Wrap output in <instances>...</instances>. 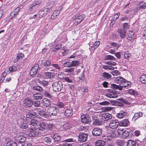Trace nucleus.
<instances>
[{"label":"nucleus","mask_w":146,"mask_h":146,"mask_svg":"<svg viewBox=\"0 0 146 146\" xmlns=\"http://www.w3.org/2000/svg\"><path fill=\"white\" fill-rule=\"evenodd\" d=\"M89 44L90 47L91 48H90V49H92V50L94 51L99 46L100 44V41H97L94 43L92 46H90V45H91V43H90Z\"/></svg>","instance_id":"17"},{"label":"nucleus","mask_w":146,"mask_h":146,"mask_svg":"<svg viewBox=\"0 0 146 146\" xmlns=\"http://www.w3.org/2000/svg\"><path fill=\"white\" fill-rule=\"evenodd\" d=\"M138 5L139 6V8L140 9H146V3H145L143 1H140Z\"/></svg>","instance_id":"32"},{"label":"nucleus","mask_w":146,"mask_h":146,"mask_svg":"<svg viewBox=\"0 0 146 146\" xmlns=\"http://www.w3.org/2000/svg\"><path fill=\"white\" fill-rule=\"evenodd\" d=\"M140 81L142 84H146V74H142L141 76Z\"/></svg>","instance_id":"33"},{"label":"nucleus","mask_w":146,"mask_h":146,"mask_svg":"<svg viewBox=\"0 0 146 146\" xmlns=\"http://www.w3.org/2000/svg\"><path fill=\"white\" fill-rule=\"evenodd\" d=\"M92 135L95 136H98L102 135V130L101 128L98 127L95 128L92 131Z\"/></svg>","instance_id":"10"},{"label":"nucleus","mask_w":146,"mask_h":146,"mask_svg":"<svg viewBox=\"0 0 146 146\" xmlns=\"http://www.w3.org/2000/svg\"><path fill=\"white\" fill-rule=\"evenodd\" d=\"M33 98L35 100H40L42 98V95L38 93H36L33 94Z\"/></svg>","instance_id":"34"},{"label":"nucleus","mask_w":146,"mask_h":146,"mask_svg":"<svg viewBox=\"0 0 146 146\" xmlns=\"http://www.w3.org/2000/svg\"><path fill=\"white\" fill-rule=\"evenodd\" d=\"M88 135L87 134L80 133L78 136V140L81 142L86 141L88 139Z\"/></svg>","instance_id":"6"},{"label":"nucleus","mask_w":146,"mask_h":146,"mask_svg":"<svg viewBox=\"0 0 146 146\" xmlns=\"http://www.w3.org/2000/svg\"><path fill=\"white\" fill-rule=\"evenodd\" d=\"M37 113L40 116L46 118H47L49 117L48 114H47L46 112L44 110L38 111Z\"/></svg>","instance_id":"19"},{"label":"nucleus","mask_w":146,"mask_h":146,"mask_svg":"<svg viewBox=\"0 0 146 146\" xmlns=\"http://www.w3.org/2000/svg\"><path fill=\"white\" fill-rule=\"evenodd\" d=\"M40 126L38 127V130H44L45 129L46 124L45 123L41 122L40 123Z\"/></svg>","instance_id":"39"},{"label":"nucleus","mask_w":146,"mask_h":146,"mask_svg":"<svg viewBox=\"0 0 146 146\" xmlns=\"http://www.w3.org/2000/svg\"><path fill=\"white\" fill-rule=\"evenodd\" d=\"M53 104L55 106V107L57 108L58 110L64 108L65 106V105L63 103L58 101L54 102Z\"/></svg>","instance_id":"13"},{"label":"nucleus","mask_w":146,"mask_h":146,"mask_svg":"<svg viewBox=\"0 0 146 146\" xmlns=\"http://www.w3.org/2000/svg\"><path fill=\"white\" fill-rule=\"evenodd\" d=\"M143 115V113L141 112L135 113L134 116L133 117V121H135L137 119L141 117Z\"/></svg>","instance_id":"21"},{"label":"nucleus","mask_w":146,"mask_h":146,"mask_svg":"<svg viewBox=\"0 0 146 146\" xmlns=\"http://www.w3.org/2000/svg\"><path fill=\"white\" fill-rule=\"evenodd\" d=\"M110 136L113 137H117L118 134H119V130L118 131H117L116 130H111L110 131Z\"/></svg>","instance_id":"27"},{"label":"nucleus","mask_w":146,"mask_h":146,"mask_svg":"<svg viewBox=\"0 0 146 146\" xmlns=\"http://www.w3.org/2000/svg\"><path fill=\"white\" fill-rule=\"evenodd\" d=\"M64 80L65 81L69 83H72L74 78L71 76L65 77Z\"/></svg>","instance_id":"42"},{"label":"nucleus","mask_w":146,"mask_h":146,"mask_svg":"<svg viewBox=\"0 0 146 146\" xmlns=\"http://www.w3.org/2000/svg\"><path fill=\"white\" fill-rule=\"evenodd\" d=\"M43 64L44 66L45 67H48L50 65H51V62L50 60H47Z\"/></svg>","instance_id":"57"},{"label":"nucleus","mask_w":146,"mask_h":146,"mask_svg":"<svg viewBox=\"0 0 146 146\" xmlns=\"http://www.w3.org/2000/svg\"><path fill=\"white\" fill-rule=\"evenodd\" d=\"M39 83H40V84H42L43 86H46L48 84V82L45 81L43 80L41 81L39 80Z\"/></svg>","instance_id":"63"},{"label":"nucleus","mask_w":146,"mask_h":146,"mask_svg":"<svg viewBox=\"0 0 146 146\" xmlns=\"http://www.w3.org/2000/svg\"><path fill=\"white\" fill-rule=\"evenodd\" d=\"M39 68V65L36 64L33 67L30 72V74L32 77H33L36 74Z\"/></svg>","instance_id":"9"},{"label":"nucleus","mask_w":146,"mask_h":146,"mask_svg":"<svg viewBox=\"0 0 146 146\" xmlns=\"http://www.w3.org/2000/svg\"><path fill=\"white\" fill-rule=\"evenodd\" d=\"M116 144L118 145L122 146L124 144V143L123 141L118 140L116 141Z\"/></svg>","instance_id":"55"},{"label":"nucleus","mask_w":146,"mask_h":146,"mask_svg":"<svg viewBox=\"0 0 146 146\" xmlns=\"http://www.w3.org/2000/svg\"><path fill=\"white\" fill-rule=\"evenodd\" d=\"M17 139V141L18 143H21L24 142L26 139L25 137L21 136L18 137Z\"/></svg>","instance_id":"41"},{"label":"nucleus","mask_w":146,"mask_h":146,"mask_svg":"<svg viewBox=\"0 0 146 146\" xmlns=\"http://www.w3.org/2000/svg\"><path fill=\"white\" fill-rule=\"evenodd\" d=\"M52 136L55 141H59L61 139L60 136L57 134H54Z\"/></svg>","instance_id":"35"},{"label":"nucleus","mask_w":146,"mask_h":146,"mask_svg":"<svg viewBox=\"0 0 146 146\" xmlns=\"http://www.w3.org/2000/svg\"><path fill=\"white\" fill-rule=\"evenodd\" d=\"M31 127L30 132L29 133V135L30 137H34L39 135L40 132L37 129L32 126H31Z\"/></svg>","instance_id":"4"},{"label":"nucleus","mask_w":146,"mask_h":146,"mask_svg":"<svg viewBox=\"0 0 146 146\" xmlns=\"http://www.w3.org/2000/svg\"><path fill=\"white\" fill-rule=\"evenodd\" d=\"M81 121L85 123H88L90 122L91 121V119L90 117H89L87 115H82L81 116Z\"/></svg>","instance_id":"14"},{"label":"nucleus","mask_w":146,"mask_h":146,"mask_svg":"<svg viewBox=\"0 0 146 146\" xmlns=\"http://www.w3.org/2000/svg\"><path fill=\"white\" fill-rule=\"evenodd\" d=\"M102 122L101 121H100L98 119L95 120L93 122V124L94 125H100L102 124Z\"/></svg>","instance_id":"49"},{"label":"nucleus","mask_w":146,"mask_h":146,"mask_svg":"<svg viewBox=\"0 0 146 146\" xmlns=\"http://www.w3.org/2000/svg\"><path fill=\"white\" fill-rule=\"evenodd\" d=\"M102 76L103 78L107 79H110L111 78V76L109 74L106 72H104L103 73Z\"/></svg>","instance_id":"46"},{"label":"nucleus","mask_w":146,"mask_h":146,"mask_svg":"<svg viewBox=\"0 0 146 146\" xmlns=\"http://www.w3.org/2000/svg\"><path fill=\"white\" fill-rule=\"evenodd\" d=\"M99 104L100 105H108L110 104V103L107 101H104L102 102H100L99 103Z\"/></svg>","instance_id":"59"},{"label":"nucleus","mask_w":146,"mask_h":146,"mask_svg":"<svg viewBox=\"0 0 146 146\" xmlns=\"http://www.w3.org/2000/svg\"><path fill=\"white\" fill-rule=\"evenodd\" d=\"M120 15V13H119L116 14L114 16L113 20L111 21V23H113V21L115 22L118 18L119 16Z\"/></svg>","instance_id":"54"},{"label":"nucleus","mask_w":146,"mask_h":146,"mask_svg":"<svg viewBox=\"0 0 146 146\" xmlns=\"http://www.w3.org/2000/svg\"><path fill=\"white\" fill-rule=\"evenodd\" d=\"M33 89L35 90H36L39 92H42L43 91V89L42 88L39 86H34Z\"/></svg>","instance_id":"45"},{"label":"nucleus","mask_w":146,"mask_h":146,"mask_svg":"<svg viewBox=\"0 0 146 146\" xmlns=\"http://www.w3.org/2000/svg\"><path fill=\"white\" fill-rule=\"evenodd\" d=\"M111 74L114 76H117L119 75L120 74V73L119 72V71L117 70H114L111 72Z\"/></svg>","instance_id":"53"},{"label":"nucleus","mask_w":146,"mask_h":146,"mask_svg":"<svg viewBox=\"0 0 146 146\" xmlns=\"http://www.w3.org/2000/svg\"><path fill=\"white\" fill-rule=\"evenodd\" d=\"M119 124V123L118 120H112L110 121L109 123V127L114 129L118 127Z\"/></svg>","instance_id":"8"},{"label":"nucleus","mask_w":146,"mask_h":146,"mask_svg":"<svg viewBox=\"0 0 146 146\" xmlns=\"http://www.w3.org/2000/svg\"><path fill=\"white\" fill-rule=\"evenodd\" d=\"M30 125H27V124L26 123H22L21 124L20 126V127L21 129H25L27 127H30Z\"/></svg>","instance_id":"48"},{"label":"nucleus","mask_w":146,"mask_h":146,"mask_svg":"<svg viewBox=\"0 0 146 146\" xmlns=\"http://www.w3.org/2000/svg\"><path fill=\"white\" fill-rule=\"evenodd\" d=\"M129 122L127 119H124L121 121L119 123L120 126L126 127L129 124Z\"/></svg>","instance_id":"20"},{"label":"nucleus","mask_w":146,"mask_h":146,"mask_svg":"<svg viewBox=\"0 0 146 146\" xmlns=\"http://www.w3.org/2000/svg\"><path fill=\"white\" fill-rule=\"evenodd\" d=\"M72 66H75L78 65L80 63V61L77 60L73 61L71 62Z\"/></svg>","instance_id":"50"},{"label":"nucleus","mask_w":146,"mask_h":146,"mask_svg":"<svg viewBox=\"0 0 146 146\" xmlns=\"http://www.w3.org/2000/svg\"><path fill=\"white\" fill-rule=\"evenodd\" d=\"M131 55L129 52H127L124 54V57L125 58L129 59L131 56Z\"/></svg>","instance_id":"61"},{"label":"nucleus","mask_w":146,"mask_h":146,"mask_svg":"<svg viewBox=\"0 0 146 146\" xmlns=\"http://www.w3.org/2000/svg\"><path fill=\"white\" fill-rule=\"evenodd\" d=\"M47 111L50 115L52 116H56L58 112L57 108L52 106L48 108Z\"/></svg>","instance_id":"3"},{"label":"nucleus","mask_w":146,"mask_h":146,"mask_svg":"<svg viewBox=\"0 0 146 146\" xmlns=\"http://www.w3.org/2000/svg\"><path fill=\"white\" fill-rule=\"evenodd\" d=\"M6 146H17V145L16 143L12 141H11L7 143Z\"/></svg>","instance_id":"43"},{"label":"nucleus","mask_w":146,"mask_h":146,"mask_svg":"<svg viewBox=\"0 0 146 146\" xmlns=\"http://www.w3.org/2000/svg\"><path fill=\"white\" fill-rule=\"evenodd\" d=\"M36 115V113L33 111L29 112L26 115V117L27 118H31L34 117Z\"/></svg>","instance_id":"38"},{"label":"nucleus","mask_w":146,"mask_h":146,"mask_svg":"<svg viewBox=\"0 0 146 146\" xmlns=\"http://www.w3.org/2000/svg\"><path fill=\"white\" fill-rule=\"evenodd\" d=\"M105 63L111 66H115L116 65V62L111 61H106Z\"/></svg>","instance_id":"60"},{"label":"nucleus","mask_w":146,"mask_h":146,"mask_svg":"<svg viewBox=\"0 0 146 146\" xmlns=\"http://www.w3.org/2000/svg\"><path fill=\"white\" fill-rule=\"evenodd\" d=\"M105 59L106 60H114L115 59V58L113 56L111 55H107L105 56Z\"/></svg>","instance_id":"44"},{"label":"nucleus","mask_w":146,"mask_h":146,"mask_svg":"<svg viewBox=\"0 0 146 146\" xmlns=\"http://www.w3.org/2000/svg\"><path fill=\"white\" fill-rule=\"evenodd\" d=\"M21 8L19 7H17L11 13V16L13 17H14L16 15H17L18 14V13L20 9ZM12 17L11 19H12Z\"/></svg>","instance_id":"26"},{"label":"nucleus","mask_w":146,"mask_h":146,"mask_svg":"<svg viewBox=\"0 0 146 146\" xmlns=\"http://www.w3.org/2000/svg\"><path fill=\"white\" fill-rule=\"evenodd\" d=\"M112 115L109 113H104L101 115V119L102 121H107L111 119Z\"/></svg>","instance_id":"11"},{"label":"nucleus","mask_w":146,"mask_h":146,"mask_svg":"<svg viewBox=\"0 0 146 146\" xmlns=\"http://www.w3.org/2000/svg\"><path fill=\"white\" fill-rule=\"evenodd\" d=\"M51 10V9L45 7L40 9L38 12V14L40 15L39 17H45Z\"/></svg>","instance_id":"5"},{"label":"nucleus","mask_w":146,"mask_h":146,"mask_svg":"<svg viewBox=\"0 0 146 146\" xmlns=\"http://www.w3.org/2000/svg\"><path fill=\"white\" fill-rule=\"evenodd\" d=\"M128 35L129 38H128V40L131 41L132 42L133 41L136 36L135 35V32L133 31H129L128 33Z\"/></svg>","instance_id":"15"},{"label":"nucleus","mask_w":146,"mask_h":146,"mask_svg":"<svg viewBox=\"0 0 146 146\" xmlns=\"http://www.w3.org/2000/svg\"><path fill=\"white\" fill-rule=\"evenodd\" d=\"M126 81V80L121 77H117L115 78L114 82L115 83L122 84Z\"/></svg>","instance_id":"16"},{"label":"nucleus","mask_w":146,"mask_h":146,"mask_svg":"<svg viewBox=\"0 0 146 146\" xmlns=\"http://www.w3.org/2000/svg\"><path fill=\"white\" fill-rule=\"evenodd\" d=\"M75 69V68L72 67L69 69H66L65 72H72L74 71Z\"/></svg>","instance_id":"62"},{"label":"nucleus","mask_w":146,"mask_h":146,"mask_svg":"<svg viewBox=\"0 0 146 146\" xmlns=\"http://www.w3.org/2000/svg\"><path fill=\"white\" fill-rule=\"evenodd\" d=\"M42 104L45 107H48L50 104L49 100L46 98L43 99Z\"/></svg>","instance_id":"24"},{"label":"nucleus","mask_w":146,"mask_h":146,"mask_svg":"<svg viewBox=\"0 0 146 146\" xmlns=\"http://www.w3.org/2000/svg\"><path fill=\"white\" fill-rule=\"evenodd\" d=\"M45 74L48 78H52L55 76L54 73L52 72H46Z\"/></svg>","instance_id":"37"},{"label":"nucleus","mask_w":146,"mask_h":146,"mask_svg":"<svg viewBox=\"0 0 146 146\" xmlns=\"http://www.w3.org/2000/svg\"><path fill=\"white\" fill-rule=\"evenodd\" d=\"M52 85L53 90L56 92L60 91L63 88L62 83L60 81L54 82Z\"/></svg>","instance_id":"2"},{"label":"nucleus","mask_w":146,"mask_h":146,"mask_svg":"<svg viewBox=\"0 0 146 146\" xmlns=\"http://www.w3.org/2000/svg\"><path fill=\"white\" fill-rule=\"evenodd\" d=\"M76 141V140L73 138H69L65 140L64 141L66 142H75Z\"/></svg>","instance_id":"56"},{"label":"nucleus","mask_w":146,"mask_h":146,"mask_svg":"<svg viewBox=\"0 0 146 146\" xmlns=\"http://www.w3.org/2000/svg\"><path fill=\"white\" fill-rule=\"evenodd\" d=\"M128 93L129 94L134 96H137L138 94V93L135 90L132 89L128 90Z\"/></svg>","instance_id":"40"},{"label":"nucleus","mask_w":146,"mask_h":146,"mask_svg":"<svg viewBox=\"0 0 146 146\" xmlns=\"http://www.w3.org/2000/svg\"><path fill=\"white\" fill-rule=\"evenodd\" d=\"M85 15H84L79 16L76 18V21L78 24H80L81 22L84 19Z\"/></svg>","instance_id":"30"},{"label":"nucleus","mask_w":146,"mask_h":146,"mask_svg":"<svg viewBox=\"0 0 146 146\" xmlns=\"http://www.w3.org/2000/svg\"><path fill=\"white\" fill-rule=\"evenodd\" d=\"M129 133L128 131L124 130L123 129H119V134L123 138H126L129 136Z\"/></svg>","instance_id":"7"},{"label":"nucleus","mask_w":146,"mask_h":146,"mask_svg":"<svg viewBox=\"0 0 146 146\" xmlns=\"http://www.w3.org/2000/svg\"><path fill=\"white\" fill-rule=\"evenodd\" d=\"M73 114V111L71 108H68L65 111V115L67 117H70Z\"/></svg>","instance_id":"18"},{"label":"nucleus","mask_w":146,"mask_h":146,"mask_svg":"<svg viewBox=\"0 0 146 146\" xmlns=\"http://www.w3.org/2000/svg\"><path fill=\"white\" fill-rule=\"evenodd\" d=\"M9 69L10 72H11L16 71L17 70V68L15 66H11L9 67Z\"/></svg>","instance_id":"52"},{"label":"nucleus","mask_w":146,"mask_h":146,"mask_svg":"<svg viewBox=\"0 0 146 146\" xmlns=\"http://www.w3.org/2000/svg\"><path fill=\"white\" fill-rule=\"evenodd\" d=\"M127 146H139L138 144L135 141L129 140L127 142Z\"/></svg>","instance_id":"23"},{"label":"nucleus","mask_w":146,"mask_h":146,"mask_svg":"<svg viewBox=\"0 0 146 146\" xmlns=\"http://www.w3.org/2000/svg\"><path fill=\"white\" fill-rule=\"evenodd\" d=\"M127 113L125 111H121L119 112L117 114V117L120 119L122 118L125 116Z\"/></svg>","instance_id":"25"},{"label":"nucleus","mask_w":146,"mask_h":146,"mask_svg":"<svg viewBox=\"0 0 146 146\" xmlns=\"http://www.w3.org/2000/svg\"><path fill=\"white\" fill-rule=\"evenodd\" d=\"M117 32L120 34V36L121 38H123L125 36L126 34V31L125 30L118 29Z\"/></svg>","instance_id":"29"},{"label":"nucleus","mask_w":146,"mask_h":146,"mask_svg":"<svg viewBox=\"0 0 146 146\" xmlns=\"http://www.w3.org/2000/svg\"><path fill=\"white\" fill-rule=\"evenodd\" d=\"M44 143L48 144H50L52 142V139L48 137H46L44 139Z\"/></svg>","instance_id":"47"},{"label":"nucleus","mask_w":146,"mask_h":146,"mask_svg":"<svg viewBox=\"0 0 146 146\" xmlns=\"http://www.w3.org/2000/svg\"><path fill=\"white\" fill-rule=\"evenodd\" d=\"M111 45L113 47H115L116 48L118 49L120 46L117 43L115 42H112L111 43Z\"/></svg>","instance_id":"64"},{"label":"nucleus","mask_w":146,"mask_h":146,"mask_svg":"<svg viewBox=\"0 0 146 146\" xmlns=\"http://www.w3.org/2000/svg\"><path fill=\"white\" fill-rule=\"evenodd\" d=\"M41 2L36 1L29 5V10L32 13L35 12L41 7Z\"/></svg>","instance_id":"1"},{"label":"nucleus","mask_w":146,"mask_h":146,"mask_svg":"<svg viewBox=\"0 0 146 146\" xmlns=\"http://www.w3.org/2000/svg\"><path fill=\"white\" fill-rule=\"evenodd\" d=\"M39 122L38 121H37L35 119H32L31 121L30 124L29 125H30V128H31V126H36L38 124H39Z\"/></svg>","instance_id":"31"},{"label":"nucleus","mask_w":146,"mask_h":146,"mask_svg":"<svg viewBox=\"0 0 146 146\" xmlns=\"http://www.w3.org/2000/svg\"><path fill=\"white\" fill-rule=\"evenodd\" d=\"M106 144V141L102 140H99L96 142V146H104Z\"/></svg>","instance_id":"28"},{"label":"nucleus","mask_w":146,"mask_h":146,"mask_svg":"<svg viewBox=\"0 0 146 146\" xmlns=\"http://www.w3.org/2000/svg\"><path fill=\"white\" fill-rule=\"evenodd\" d=\"M52 67L53 68L52 70H51L52 71L57 72L59 71L60 69V66L57 64H52L51 65Z\"/></svg>","instance_id":"22"},{"label":"nucleus","mask_w":146,"mask_h":146,"mask_svg":"<svg viewBox=\"0 0 146 146\" xmlns=\"http://www.w3.org/2000/svg\"><path fill=\"white\" fill-rule=\"evenodd\" d=\"M40 105V102L38 100H36L34 102H33V104L32 105L36 107H38Z\"/></svg>","instance_id":"58"},{"label":"nucleus","mask_w":146,"mask_h":146,"mask_svg":"<svg viewBox=\"0 0 146 146\" xmlns=\"http://www.w3.org/2000/svg\"><path fill=\"white\" fill-rule=\"evenodd\" d=\"M23 104L26 107H30L33 104V101L29 98H26L23 101Z\"/></svg>","instance_id":"12"},{"label":"nucleus","mask_w":146,"mask_h":146,"mask_svg":"<svg viewBox=\"0 0 146 146\" xmlns=\"http://www.w3.org/2000/svg\"><path fill=\"white\" fill-rule=\"evenodd\" d=\"M124 83L123 85V87L127 88L130 87L131 85V83L130 82H126V80L124 82Z\"/></svg>","instance_id":"51"},{"label":"nucleus","mask_w":146,"mask_h":146,"mask_svg":"<svg viewBox=\"0 0 146 146\" xmlns=\"http://www.w3.org/2000/svg\"><path fill=\"white\" fill-rule=\"evenodd\" d=\"M65 76V74L64 73L61 72H59L57 75V77L62 80H64Z\"/></svg>","instance_id":"36"}]
</instances>
